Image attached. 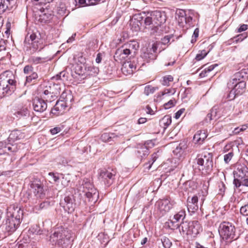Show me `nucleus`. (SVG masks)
<instances>
[{
    "mask_svg": "<svg viewBox=\"0 0 248 248\" xmlns=\"http://www.w3.org/2000/svg\"><path fill=\"white\" fill-rule=\"evenodd\" d=\"M16 81L12 72L6 71L0 75V98L12 93L15 89Z\"/></svg>",
    "mask_w": 248,
    "mask_h": 248,
    "instance_id": "f257e3e1",
    "label": "nucleus"
},
{
    "mask_svg": "<svg viewBox=\"0 0 248 248\" xmlns=\"http://www.w3.org/2000/svg\"><path fill=\"white\" fill-rule=\"evenodd\" d=\"M75 234L71 231L62 227L56 228L50 238L53 242L62 246L63 248H67L75 238Z\"/></svg>",
    "mask_w": 248,
    "mask_h": 248,
    "instance_id": "f03ea898",
    "label": "nucleus"
},
{
    "mask_svg": "<svg viewBox=\"0 0 248 248\" xmlns=\"http://www.w3.org/2000/svg\"><path fill=\"white\" fill-rule=\"evenodd\" d=\"M196 159L200 170L208 172L212 170L213 165L212 154L207 152H204L198 155Z\"/></svg>",
    "mask_w": 248,
    "mask_h": 248,
    "instance_id": "7ed1b4c3",
    "label": "nucleus"
},
{
    "mask_svg": "<svg viewBox=\"0 0 248 248\" xmlns=\"http://www.w3.org/2000/svg\"><path fill=\"white\" fill-rule=\"evenodd\" d=\"M79 190L84 193L89 202L95 203L97 201L99 197L98 192L91 183L84 182L79 187Z\"/></svg>",
    "mask_w": 248,
    "mask_h": 248,
    "instance_id": "20e7f679",
    "label": "nucleus"
},
{
    "mask_svg": "<svg viewBox=\"0 0 248 248\" xmlns=\"http://www.w3.org/2000/svg\"><path fill=\"white\" fill-rule=\"evenodd\" d=\"M218 231L220 236L224 239L231 241L235 239V228L229 222H223L221 223Z\"/></svg>",
    "mask_w": 248,
    "mask_h": 248,
    "instance_id": "39448f33",
    "label": "nucleus"
},
{
    "mask_svg": "<svg viewBox=\"0 0 248 248\" xmlns=\"http://www.w3.org/2000/svg\"><path fill=\"white\" fill-rule=\"evenodd\" d=\"M231 109L232 107L229 105L215 106L211 109L210 113L207 115L206 120H217L228 114Z\"/></svg>",
    "mask_w": 248,
    "mask_h": 248,
    "instance_id": "423d86ee",
    "label": "nucleus"
},
{
    "mask_svg": "<svg viewBox=\"0 0 248 248\" xmlns=\"http://www.w3.org/2000/svg\"><path fill=\"white\" fill-rule=\"evenodd\" d=\"M24 42L25 44L31 45V49L33 52L40 51L44 47L42 40L33 33L30 34V36L28 34L25 38Z\"/></svg>",
    "mask_w": 248,
    "mask_h": 248,
    "instance_id": "0eeeda50",
    "label": "nucleus"
},
{
    "mask_svg": "<svg viewBox=\"0 0 248 248\" xmlns=\"http://www.w3.org/2000/svg\"><path fill=\"white\" fill-rule=\"evenodd\" d=\"M116 174V171L113 169L103 170H100L99 179L108 186L111 185L114 182Z\"/></svg>",
    "mask_w": 248,
    "mask_h": 248,
    "instance_id": "6e6552de",
    "label": "nucleus"
},
{
    "mask_svg": "<svg viewBox=\"0 0 248 248\" xmlns=\"http://www.w3.org/2000/svg\"><path fill=\"white\" fill-rule=\"evenodd\" d=\"M175 18L178 25L182 28H188L192 24V17L187 15L184 10H179L176 12Z\"/></svg>",
    "mask_w": 248,
    "mask_h": 248,
    "instance_id": "1a4fd4ad",
    "label": "nucleus"
},
{
    "mask_svg": "<svg viewBox=\"0 0 248 248\" xmlns=\"http://www.w3.org/2000/svg\"><path fill=\"white\" fill-rule=\"evenodd\" d=\"M139 47V45L137 41H131L124 45L122 47L117 49V50L122 51L123 53L129 56V58H131V57H135Z\"/></svg>",
    "mask_w": 248,
    "mask_h": 248,
    "instance_id": "9d476101",
    "label": "nucleus"
},
{
    "mask_svg": "<svg viewBox=\"0 0 248 248\" xmlns=\"http://www.w3.org/2000/svg\"><path fill=\"white\" fill-rule=\"evenodd\" d=\"M153 18L154 20V27H155V31L152 32L154 33L157 31L158 28L164 24L166 21V16L164 12L160 11H154L152 12Z\"/></svg>",
    "mask_w": 248,
    "mask_h": 248,
    "instance_id": "9b49d317",
    "label": "nucleus"
},
{
    "mask_svg": "<svg viewBox=\"0 0 248 248\" xmlns=\"http://www.w3.org/2000/svg\"><path fill=\"white\" fill-rule=\"evenodd\" d=\"M88 71L90 72H86V67H83L81 65H77L75 67V73L76 74L80 77L81 78H86L88 75H93V74H97L99 69L97 67H89Z\"/></svg>",
    "mask_w": 248,
    "mask_h": 248,
    "instance_id": "f8f14e48",
    "label": "nucleus"
},
{
    "mask_svg": "<svg viewBox=\"0 0 248 248\" xmlns=\"http://www.w3.org/2000/svg\"><path fill=\"white\" fill-rule=\"evenodd\" d=\"M20 222V221L7 217L5 222L3 223L1 227L5 232L11 233L16 230Z\"/></svg>",
    "mask_w": 248,
    "mask_h": 248,
    "instance_id": "ddd939ff",
    "label": "nucleus"
},
{
    "mask_svg": "<svg viewBox=\"0 0 248 248\" xmlns=\"http://www.w3.org/2000/svg\"><path fill=\"white\" fill-rule=\"evenodd\" d=\"M60 205L68 213H71L75 208V199L73 195H68L61 200Z\"/></svg>",
    "mask_w": 248,
    "mask_h": 248,
    "instance_id": "4468645a",
    "label": "nucleus"
},
{
    "mask_svg": "<svg viewBox=\"0 0 248 248\" xmlns=\"http://www.w3.org/2000/svg\"><path fill=\"white\" fill-rule=\"evenodd\" d=\"M23 216V211L20 207L13 204L7 209V217L20 221Z\"/></svg>",
    "mask_w": 248,
    "mask_h": 248,
    "instance_id": "2eb2a0df",
    "label": "nucleus"
},
{
    "mask_svg": "<svg viewBox=\"0 0 248 248\" xmlns=\"http://www.w3.org/2000/svg\"><path fill=\"white\" fill-rule=\"evenodd\" d=\"M157 49L156 45L155 44H153L152 47L146 48L145 50L141 54V57L147 62L155 60L156 57Z\"/></svg>",
    "mask_w": 248,
    "mask_h": 248,
    "instance_id": "dca6fc26",
    "label": "nucleus"
},
{
    "mask_svg": "<svg viewBox=\"0 0 248 248\" xmlns=\"http://www.w3.org/2000/svg\"><path fill=\"white\" fill-rule=\"evenodd\" d=\"M233 173L234 176L233 181L239 180L248 175V168L245 165L238 164Z\"/></svg>",
    "mask_w": 248,
    "mask_h": 248,
    "instance_id": "f3484780",
    "label": "nucleus"
},
{
    "mask_svg": "<svg viewBox=\"0 0 248 248\" xmlns=\"http://www.w3.org/2000/svg\"><path fill=\"white\" fill-rule=\"evenodd\" d=\"M144 17L141 13L135 15L130 21V25L131 29L135 31H138L140 30V26Z\"/></svg>",
    "mask_w": 248,
    "mask_h": 248,
    "instance_id": "a211bd4d",
    "label": "nucleus"
},
{
    "mask_svg": "<svg viewBox=\"0 0 248 248\" xmlns=\"http://www.w3.org/2000/svg\"><path fill=\"white\" fill-rule=\"evenodd\" d=\"M65 101L61 100L57 101L54 108L51 109V113L55 116H59L62 114L66 108Z\"/></svg>",
    "mask_w": 248,
    "mask_h": 248,
    "instance_id": "6ab92c4d",
    "label": "nucleus"
},
{
    "mask_svg": "<svg viewBox=\"0 0 248 248\" xmlns=\"http://www.w3.org/2000/svg\"><path fill=\"white\" fill-rule=\"evenodd\" d=\"M31 186L37 199L42 198L45 196L43 187L40 182L34 181L31 184Z\"/></svg>",
    "mask_w": 248,
    "mask_h": 248,
    "instance_id": "aec40b11",
    "label": "nucleus"
},
{
    "mask_svg": "<svg viewBox=\"0 0 248 248\" xmlns=\"http://www.w3.org/2000/svg\"><path fill=\"white\" fill-rule=\"evenodd\" d=\"M247 73L245 69H242L241 71L236 73L233 76V78L228 83V87H232L233 84L238 81H244V79L247 77Z\"/></svg>",
    "mask_w": 248,
    "mask_h": 248,
    "instance_id": "412c9836",
    "label": "nucleus"
},
{
    "mask_svg": "<svg viewBox=\"0 0 248 248\" xmlns=\"http://www.w3.org/2000/svg\"><path fill=\"white\" fill-rule=\"evenodd\" d=\"M32 106L35 111L42 112L47 108V104L46 101L42 99L35 98L33 100Z\"/></svg>",
    "mask_w": 248,
    "mask_h": 248,
    "instance_id": "4be33fe9",
    "label": "nucleus"
},
{
    "mask_svg": "<svg viewBox=\"0 0 248 248\" xmlns=\"http://www.w3.org/2000/svg\"><path fill=\"white\" fill-rule=\"evenodd\" d=\"M157 205L161 212H166L169 211L172 207L173 202L166 199L158 201Z\"/></svg>",
    "mask_w": 248,
    "mask_h": 248,
    "instance_id": "5701e85b",
    "label": "nucleus"
},
{
    "mask_svg": "<svg viewBox=\"0 0 248 248\" xmlns=\"http://www.w3.org/2000/svg\"><path fill=\"white\" fill-rule=\"evenodd\" d=\"M198 198L195 195L191 198L189 197L187 199V210L189 212L195 213L199 208L198 204Z\"/></svg>",
    "mask_w": 248,
    "mask_h": 248,
    "instance_id": "b1692460",
    "label": "nucleus"
},
{
    "mask_svg": "<svg viewBox=\"0 0 248 248\" xmlns=\"http://www.w3.org/2000/svg\"><path fill=\"white\" fill-rule=\"evenodd\" d=\"M136 68V66L133 63L131 62H125L122 65L121 71L124 75L128 76L132 74Z\"/></svg>",
    "mask_w": 248,
    "mask_h": 248,
    "instance_id": "393cba45",
    "label": "nucleus"
},
{
    "mask_svg": "<svg viewBox=\"0 0 248 248\" xmlns=\"http://www.w3.org/2000/svg\"><path fill=\"white\" fill-rule=\"evenodd\" d=\"M207 134L205 130H200L197 131L193 137V142L195 144L200 145L202 144L205 139L207 138Z\"/></svg>",
    "mask_w": 248,
    "mask_h": 248,
    "instance_id": "a878e982",
    "label": "nucleus"
},
{
    "mask_svg": "<svg viewBox=\"0 0 248 248\" xmlns=\"http://www.w3.org/2000/svg\"><path fill=\"white\" fill-rule=\"evenodd\" d=\"M186 217V212L185 210H182L180 211L178 213L175 214L173 218L170 219V222L169 223L170 227H176V224L177 222H179L181 219L183 220Z\"/></svg>",
    "mask_w": 248,
    "mask_h": 248,
    "instance_id": "bb28decb",
    "label": "nucleus"
},
{
    "mask_svg": "<svg viewBox=\"0 0 248 248\" xmlns=\"http://www.w3.org/2000/svg\"><path fill=\"white\" fill-rule=\"evenodd\" d=\"M14 3V0H0V15L7 9H11Z\"/></svg>",
    "mask_w": 248,
    "mask_h": 248,
    "instance_id": "cd10ccee",
    "label": "nucleus"
},
{
    "mask_svg": "<svg viewBox=\"0 0 248 248\" xmlns=\"http://www.w3.org/2000/svg\"><path fill=\"white\" fill-rule=\"evenodd\" d=\"M55 89H60V85L57 84H53L51 86H49L48 87L46 86L41 94V99L44 100L45 98H47L48 97L46 96L50 95L51 93L53 94L52 90H54Z\"/></svg>",
    "mask_w": 248,
    "mask_h": 248,
    "instance_id": "c85d7f7f",
    "label": "nucleus"
},
{
    "mask_svg": "<svg viewBox=\"0 0 248 248\" xmlns=\"http://www.w3.org/2000/svg\"><path fill=\"white\" fill-rule=\"evenodd\" d=\"M229 88H232L237 94L240 95L245 91L246 88V82L244 81H238V82H236L233 84L232 87Z\"/></svg>",
    "mask_w": 248,
    "mask_h": 248,
    "instance_id": "c756f323",
    "label": "nucleus"
},
{
    "mask_svg": "<svg viewBox=\"0 0 248 248\" xmlns=\"http://www.w3.org/2000/svg\"><path fill=\"white\" fill-rule=\"evenodd\" d=\"M24 137V135L20 131L15 130L11 132L9 137L8 140L10 142H14Z\"/></svg>",
    "mask_w": 248,
    "mask_h": 248,
    "instance_id": "7c9ffc66",
    "label": "nucleus"
},
{
    "mask_svg": "<svg viewBox=\"0 0 248 248\" xmlns=\"http://www.w3.org/2000/svg\"><path fill=\"white\" fill-rule=\"evenodd\" d=\"M149 154V149L146 145H140L137 147V156L141 158L147 156Z\"/></svg>",
    "mask_w": 248,
    "mask_h": 248,
    "instance_id": "2f4dec72",
    "label": "nucleus"
},
{
    "mask_svg": "<svg viewBox=\"0 0 248 248\" xmlns=\"http://www.w3.org/2000/svg\"><path fill=\"white\" fill-rule=\"evenodd\" d=\"M190 228L189 231V234H197L202 231V228L199 222L197 220L191 222Z\"/></svg>",
    "mask_w": 248,
    "mask_h": 248,
    "instance_id": "473e14b6",
    "label": "nucleus"
},
{
    "mask_svg": "<svg viewBox=\"0 0 248 248\" xmlns=\"http://www.w3.org/2000/svg\"><path fill=\"white\" fill-rule=\"evenodd\" d=\"M190 224L191 222L183 221L180 225L176 224L175 226L176 228H179L180 232H182L183 233L189 234Z\"/></svg>",
    "mask_w": 248,
    "mask_h": 248,
    "instance_id": "72a5a7b5",
    "label": "nucleus"
},
{
    "mask_svg": "<svg viewBox=\"0 0 248 248\" xmlns=\"http://www.w3.org/2000/svg\"><path fill=\"white\" fill-rule=\"evenodd\" d=\"M144 17V23L146 28H151L152 30L155 31V27H154V20L152 12L149 16Z\"/></svg>",
    "mask_w": 248,
    "mask_h": 248,
    "instance_id": "f704fd0d",
    "label": "nucleus"
},
{
    "mask_svg": "<svg viewBox=\"0 0 248 248\" xmlns=\"http://www.w3.org/2000/svg\"><path fill=\"white\" fill-rule=\"evenodd\" d=\"M123 138L122 135H121L120 136H118L115 133H104L101 136L102 140L105 142L110 141L111 139H113L114 141L116 140V139L118 137Z\"/></svg>",
    "mask_w": 248,
    "mask_h": 248,
    "instance_id": "c9c22d12",
    "label": "nucleus"
},
{
    "mask_svg": "<svg viewBox=\"0 0 248 248\" xmlns=\"http://www.w3.org/2000/svg\"><path fill=\"white\" fill-rule=\"evenodd\" d=\"M186 143L184 141L180 143L178 146L173 150V154L178 156H180L186 148Z\"/></svg>",
    "mask_w": 248,
    "mask_h": 248,
    "instance_id": "e433bc0d",
    "label": "nucleus"
},
{
    "mask_svg": "<svg viewBox=\"0 0 248 248\" xmlns=\"http://www.w3.org/2000/svg\"><path fill=\"white\" fill-rule=\"evenodd\" d=\"M79 6L92 5L97 4L100 0H75Z\"/></svg>",
    "mask_w": 248,
    "mask_h": 248,
    "instance_id": "4c0bfd02",
    "label": "nucleus"
},
{
    "mask_svg": "<svg viewBox=\"0 0 248 248\" xmlns=\"http://www.w3.org/2000/svg\"><path fill=\"white\" fill-rule=\"evenodd\" d=\"M129 56L122 52V51H119L117 49L114 55V60L118 62H122Z\"/></svg>",
    "mask_w": 248,
    "mask_h": 248,
    "instance_id": "58836bf2",
    "label": "nucleus"
},
{
    "mask_svg": "<svg viewBox=\"0 0 248 248\" xmlns=\"http://www.w3.org/2000/svg\"><path fill=\"white\" fill-rule=\"evenodd\" d=\"M233 184L236 187H239L241 186L248 187V175L243 177L242 179L233 181Z\"/></svg>",
    "mask_w": 248,
    "mask_h": 248,
    "instance_id": "ea45409f",
    "label": "nucleus"
},
{
    "mask_svg": "<svg viewBox=\"0 0 248 248\" xmlns=\"http://www.w3.org/2000/svg\"><path fill=\"white\" fill-rule=\"evenodd\" d=\"M60 91H61V89H57V90L55 89L54 90H52L53 94L51 93L50 95H47L46 96H47L48 97L45 98L44 99V100H45L46 102H51L55 100L56 99L58 95L60 94Z\"/></svg>",
    "mask_w": 248,
    "mask_h": 248,
    "instance_id": "a19ab883",
    "label": "nucleus"
},
{
    "mask_svg": "<svg viewBox=\"0 0 248 248\" xmlns=\"http://www.w3.org/2000/svg\"><path fill=\"white\" fill-rule=\"evenodd\" d=\"M69 13V12L66 10L65 4L61 3L58 7V14L61 16H67Z\"/></svg>",
    "mask_w": 248,
    "mask_h": 248,
    "instance_id": "79ce46f5",
    "label": "nucleus"
},
{
    "mask_svg": "<svg viewBox=\"0 0 248 248\" xmlns=\"http://www.w3.org/2000/svg\"><path fill=\"white\" fill-rule=\"evenodd\" d=\"M17 118H20L29 115V111L27 108H24L15 113Z\"/></svg>",
    "mask_w": 248,
    "mask_h": 248,
    "instance_id": "37998d69",
    "label": "nucleus"
},
{
    "mask_svg": "<svg viewBox=\"0 0 248 248\" xmlns=\"http://www.w3.org/2000/svg\"><path fill=\"white\" fill-rule=\"evenodd\" d=\"M31 61L34 64H38L46 62L47 61V59L46 58L33 56L31 58Z\"/></svg>",
    "mask_w": 248,
    "mask_h": 248,
    "instance_id": "c03bdc74",
    "label": "nucleus"
},
{
    "mask_svg": "<svg viewBox=\"0 0 248 248\" xmlns=\"http://www.w3.org/2000/svg\"><path fill=\"white\" fill-rule=\"evenodd\" d=\"M38 78V75L36 72H33L31 74L26 76V81L25 84L27 83L31 82L33 80L36 79Z\"/></svg>",
    "mask_w": 248,
    "mask_h": 248,
    "instance_id": "a18cd8bd",
    "label": "nucleus"
},
{
    "mask_svg": "<svg viewBox=\"0 0 248 248\" xmlns=\"http://www.w3.org/2000/svg\"><path fill=\"white\" fill-rule=\"evenodd\" d=\"M161 242L165 248H170L172 245L171 242L168 238L165 236L161 238Z\"/></svg>",
    "mask_w": 248,
    "mask_h": 248,
    "instance_id": "49530a36",
    "label": "nucleus"
},
{
    "mask_svg": "<svg viewBox=\"0 0 248 248\" xmlns=\"http://www.w3.org/2000/svg\"><path fill=\"white\" fill-rule=\"evenodd\" d=\"M49 179L51 181H52V183H58L59 182V180L61 179V174H56L54 173L50 172L49 173Z\"/></svg>",
    "mask_w": 248,
    "mask_h": 248,
    "instance_id": "de8ad7c7",
    "label": "nucleus"
},
{
    "mask_svg": "<svg viewBox=\"0 0 248 248\" xmlns=\"http://www.w3.org/2000/svg\"><path fill=\"white\" fill-rule=\"evenodd\" d=\"M51 15L48 14L46 15L45 13H42L39 16V18L38 19L41 22H46L47 20L50 19Z\"/></svg>",
    "mask_w": 248,
    "mask_h": 248,
    "instance_id": "09e8293b",
    "label": "nucleus"
},
{
    "mask_svg": "<svg viewBox=\"0 0 248 248\" xmlns=\"http://www.w3.org/2000/svg\"><path fill=\"white\" fill-rule=\"evenodd\" d=\"M68 175H64L62 174H61V179L62 185L63 186H66L68 185L70 182V179L68 178Z\"/></svg>",
    "mask_w": 248,
    "mask_h": 248,
    "instance_id": "8fccbe9b",
    "label": "nucleus"
},
{
    "mask_svg": "<svg viewBox=\"0 0 248 248\" xmlns=\"http://www.w3.org/2000/svg\"><path fill=\"white\" fill-rule=\"evenodd\" d=\"M173 79V78L171 76L169 75L167 77H164L162 84L164 86H169L170 82L172 81Z\"/></svg>",
    "mask_w": 248,
    "mask_h": 248,
    "instance_id": "3c124183",
    "label": "nucleus"
},
{
    "mask_svg": "<svg viewBox=\"0 0 248 248\" xmlns=\"http://www.w3.org/2000/svg\"><path fill=\"white\" fill-rule=\"evenodd\" d=\"M176 92V89L175 88H170V89H166L164 90V91L162 93V95H173Z\"/></svg>",
    "mask_w": 248,
    "mask_h": 248,
    "instance_id": "603ef678",
    "label": "nucleus"
},
{
    "mask_svg": "<svg viewBox=\"0 0 248 248\" xmlns=\"http://www.w3.org/2000/svg\"><path fill=\"white\" fill-rule=\"evenodd\" d=\"M155 90V88L152 87L151 86L148 85L145 87L144 93L146 95H149L150 94L153 93Z\"/></svg>",
    "mask_w": 248,
    "mask_h": 248,
    "instance_id": "864d4df0",
    "label": "nucleus"
},
{
    "mask_svg": "<svg viewBox=\"0 0 248 248\" xmlns=\"http://www.w3.org/2000/svg\"><path fill=\"white\" fill-rule=\"evenodd\" d=\"M30 231L32 233H34L37 235L41 234L42 232V231L41 230L40 227L37 225L32 227L30 229Z\"/></svg>",
    "mask_w": 248,
    "mask_h": 248,
    "instance_id": "5fc2aeb1",
    "label": "nucleus"
},
{
    "mask_svg": "<svg viewBox=\"0 0 248 248\" xmlns=\"http://www.w3.org/2000/svg\"><path fill=\"white\" fill-rule=\"evenodd\" d=\"M173 37L172 35H168L165 36L161 39V43L163 45H168L170 43V39Z\"/></svg>",
    "mask_w": 248,
    "mask_h": 248,
    "instance_id": "6e6d98bb",
    "label": "nucleus"
},
{
    "mask_svg": "<svg viewBox=\"0 0 248 248\" xmlns=\"http://www.w3.org/2000/svg\"><path fill=\"white\" fill-rule=\"evenodd\" d=\"M218 194L222 195L225 190V185L222 182L218 183Z\"/></svg>",
    "mask_w": 248,
    "mask_h": 248,
    "instance_id": "4d7b16f0",
    "label": "nucleus"
},
{
    "mask_svg": "<svg viewBox=\"0 0 248 248\" xmlns=\"http://www.w3.org/2000/svg\"><path fill=\"white\" fill-rule=\"evenodd\" d=\"M240 212L243 216H248V203L240 208Z\"/></svg>",
    "mask_w": 248,
    "mask_h": 248,
    "instance_id": "13d9d810",
    "label": "nucleus"
},
{
    "mask_svg": "<svg viewBox=\"0 0 248 248\" xmlns=\"http://www.w3.org/2000/svg\"><path fill=\"white\" fill-rule=\"evenodd\" d=\"M232 89L231 90L227 96V98H228L229 100H232L234 99L237 95H239L232 88Z\"/></svg>",
    "mask_w": 248,
    "mask_h": 248,
    "instance_id": "bf43d9fd",
    "label": "nucleus"
},
{
    "mask_svg": "<svg viewBox=\"0 0 248 248\" xmlns=\"http://www.w3.org/2000/svg\"><path fill=\"white\" fill-rule=\"evenodd\" d=\"M176 101L175 99H171L164 105L165 109H169L175 106Z\"/></svg>",
    "mask_w": 248,
    "mask_h": 248,
    "instance_id": "052dcab7",
    "label": "nucleus"
},
{
    "mask_svg": "<svg viewBox=\"0 0 248 248\" xmlns=\"http://www.w3.org/2000/svg\"><path fill=\"white\" fill-rule=\"evenodd\" d=\"M171 122V119L169 116H164L161 121V123H163L166 126L169 125Z\"/></svg>",
    "mask_w": 248,
    "mask_h": 248,
    "instance_id": "680f3d73",
    "label": "nucleus"
},
{
    "mask_svg": "<svg viewBox=\"0 0 248 248\" xmlns=\"http://www.w3.org/2000/svg\"><path fill=\"white\" fill-rule=\"evenodd\" d=\"M233 156V153L232 152H230L229 153L226 154L224 156V160L226 163H228L232 156Z\"/></svg>",
    "mask_w": 248,
    "mask_h": 248,
    "instance_id": "e2e57ef3",
    "label": "nucleus"
},
{
    "mask_svg": "<svg viewBox=\"0 0 248 248\" xmlns=\"http://www.w3.org/2000/svg\"><path fill=\"white\" fill-rule=\"evenodd\" d=\"M207 55V53L205 50L202 51L200 53L197 54L195 59L197 61H200L203 59Z\"/></svg>",
    "mask_w": 248,
    "mask_h": 248,
    "instance_id": "0e129e2a",
    "label": "nucleus"
},
{
    "mask_svg": "<svg viewBox=\"0 0 248 248\" xmlns=\"http://www.w3.org/2000/svg\"><path fill=\"white\" fill-rule=\"evenodd\" d=\"M24 72L28 75L31 74L33 72V67L29 65L25 66L24 68Z\"/></svg>",
    "mask_w": 248,
    "mask_h": 248,
    "instance_id": "69168bd1",
    "label": "nucleus"
},
{
    "mask_svg": "<svg viewBox=\"0 0 248 248\" xmlns=\"http://www.w3.org/2000/svg\"><path fill=\"white\" fill-rule=\"evenodd\" d=\"M67 73L65 71L61 72L59 75H57V78L59 79H62V78H67Z\"/></svg>",
    "mask_w": 248,
    "mask_h": 248,
    "instance_id": "338daca9",
    "label": "nucleus"
},
{
    "mask_svg": "<svg viewBox=\"0 0 248 248\" xmlns=\"http://www.w3.org/2000/svg\"><path fill=\"white\" fill-rule=\"evenodd\" d=\"M62 130L59 127H56L50 130L51 133L53 135L56 134Z\"/></svg>",
    "mask_w": 248,
    "mask_h": 248,
    "instance_id": "774afa93",
    "label": "nucleus"
}]
</instances>
